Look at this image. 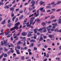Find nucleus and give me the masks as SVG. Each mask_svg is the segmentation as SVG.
I'll use <instances>...</instances> for the list:
<instances>
[{
	"instance_id": "obj_1",
	"label": "nucleus",
	"mask_w": 61,
	"mask_h": 61,
	"mask_svg": "<svg viewBox=\"0 0 61 61\" xmlns=\"http://www.w3.org/2000/svg\"><path fill=\"white\" fill-rule=\"evenodd\" d=\"M36 1H32L31 2V4H32V5H31V7H33L32 8H31V9L32 10H34L35 8H36L35 6H34L35 5V4Z\"/></svg>"
},
{
	"instance_id": "obj_2",
	"label": "nucleus",
	"mask_w": 61,
	"mask_h": 61,
	"mask_svg": "<svg viewBox=\"0 0 61 61\" xmlns=\"http://www.w3.org/2000/svg\"><path fill=\"white\" fill-rule=\"evenodd\" d=\"M34 20H35V18L33 17V18H30V25H27V27H30L31 26V24L33 23V22L34 21Z\"/></svg>"
},
{
	"instance_id": "obj_3",
	"label": "nucleus",
	"mask_w": 61,
	"mask_h": 61,
	"mask_svg": "<svg viewBox=\"0 0 61 61\" xmlns=\"http://www.w3.org/2000/svg\"><path fill=\"white\" fill-rule=\"evenodd\" d=\"M36 22L38 23H41V21L40 20V19H36L32 23V25H33L35 23H36Z\"/></svg>"
},
{
	"instance_id": "obj_4",
	"label": "nucleus",
	"mask_w": 61,
	"mask_h": 61,
	"mask_svg": "<svg viewBox=\"0 0 61 61\" xmlns=\"http://www.w3.org/2000/svg\"><path fill=\"white\" fill-rule=\"evenodd\" d=\"M33 33V31L29 32L28 34V35L27 36L28 37H30V36H33V35H32L31 33Z\"/></svg>"
},
{
	"instance_id": "obj_5",
	"label": "nucleus",
	"mask_w": 61,
	"mask_h": 61,
	"mask_svg": "<svg viewBox=\"0 0 61 61\" xmlns=\"http://www.w3.org/2000/svg\"><path fill=\"white\" fill-rule=\"evenodd\" d=\"M20 25V23L19 22L15 24V26H16V30H18V28H19V27L18 26V25Z\"/></svg>"
},
{
	"instance_id": "obj_6",
	"label": "nucleus",
	"mask_w": 61,
	"mask_h": 61,
	"mask_svg": "<svg viewBox=\"0 0 61 61\" xmlns=\"http://www.w3.org/2000/svg\"><path fill=\"white\" fill-rule=\"evenodd\" d=\"M20 32H19L17 34H16V36H14L13 38L14 39H15V38H18V37H17V36H19V35H20Z\"/></svg>"
},
{
	"instance_id": "obj_7",
	"label": "nucleus",
	"mask_w": 61,
	"mask_h": 61,
	"mask_svg": "<svg viewBox=\"0 0 61 61\" xmlns=\"http://www.w3.org/2000/svg\"><path fill=\"white\" fill-rule=\"evenodd\" d=\"M43 9L44 7L40 8L39 9V10H40L41 11V12L44 13V12H45V10L44 9L43 10Z\"/></svg>"
},
{
	"instance_id": "obj_8",
	"label": "nucleus",
	"mask_w": 61,
	"mask_h": 61,
	"mask_svg": "<svg viewBox=\"0 0 61 61\" xmlns=\"http://www.w3.org/2000/svg\"><path fill=\"white\" fill-rule=\"evenodd\" d=\"M16 28H17L16 26H15L13 28H11L10 29L11 31H13V30H15V29H16Z\"/></svg>"
},
{
	"instance_id": "obj_9",
	"label": "nucleus",
	"mask_w": 61,
	"mask_h": 61,
	"mask_svg": "<svg viewBox=\"0 0 61 61\" xmlns=\"http://www.w3.org/2000/svg\"><path fill=\"white\" fill-rule=\"evenodd\" d=\"M10 10L12 11V13H13V12L15 10V8L13 7H11L10 8Z\"/></svg>"
},
{
	"instance_id": "obj_10",
	"label": "nucleus",
	"mask_w": 61,
	"mask_h": 61,
	"mask_svg": "<svg viewBox=\"0 0 61 61\" xmlns=\"http://www.w3.org/2000/svg\"><path fill=\"white\" fill-rule=\"evenodd\" d=\"M15 48H16V49H18L19 50L21 48V47L20 46L17 45V47H15Z\"/></svg>"
},
{
	"instance_id": "obj_11",
	"label": "nucleus",
	"mask_w": 61,
	"mask_h": 61,
	"mask_svg": "<svg viewBox=\"0 0 61 61\" xmlns=\"http://www.w3.org/2000/svg\"><path fill=\"white\" fill-rule=\"evenodd\" d=\"M8 41V40L6 39L5 41L3 42V43L4 44V45L5 46H6L7 45L5 44H6L7 43V42Z\"/></svg>"
},
{
	"instance_id": "obj_12",
	"label": "nucleus",
	"mask_w": 61,
	"mask_h": 61,
	"mask_svg": "<svg viewBox=\"0 0 61 61\" xmlns=\"http://www.w3.org/2000/svg\"><path fill=\"white\" fill-rule=\"evenodd\" d=\"M49 37L50 38H52L53 37H54V35L52 34V35H49Z\"/></svg>"
},
{
	"instance_id": "obj_13",
	"label": "nucleus",
	"mask_w": 61,
	"mask_h": 61,
	"mask_svg": "<svg viewBox=\"0 0 61 61\" xmlns=\"http://www.w3.org/2000/svg\"><path fill=\"white\" fill-rule=\"evenodd\" d=\"M27 35V33L25 32H23L21 34L22 36H26Z\"/></svg>"
},
{
	"instance_id": "obj_14",
	"label": "nucleus",
	"mask_w": 61,
	"mask_h": 61,
	"mask_svg": "<svg viewBox=\"0 0 61 61\" xmlns=\"http://www.w3.org/2000/svg\"><path fill=\"white\" fill-rule=\"evenodd\" d=\"M47 30L48 31V32L49 33H52V32L50 31H51V28H47Z\"/></svg>"
},
{
	"instance_id": "obj_15",
	"label": "nucleus",
	"mask_w": 61,
	"mask_h": 61,
	"mask_svg": "<svg viewBox=\"0 0 61 61\" xmlns=\"http://www.w3.org/2000/svg\"><path fill=\"white\" fill-rule=\"evenodd\" d=\"M43 29H44V30H43V32H46V31H47V30H46V28L44 27H43Z\"/></svg>"
},
{
	"instance_id": "obj_16",
	"label": "nucleus",
	"mask_w": 61,
	"mask_h": 61,
	"mask_svg": "<svg viewBox=\"0 0 61 61\" xmlns=\"http://www.w3.org/2000/svg\"><path fill=\"white\" fill-rule=\"evenodd\" d=\"M4 8L5 9H9V7L8 5H6L5 6Z\"/></svg>"
},
{
	"instance_id": "obj_17",
	"label": "nucleus",
	"mask_w": 61,
	"mask_h": 61,
	"mask_svg": "<svg viewBox=\"0 0 61 61\" xmlns=\"http://www.w3.org/2000/svg\"><path fill=\"white\" fill-rule=\"evenodd\" d=\"M36 40L34 39L31 40L30 41V42H32V43H35V42H36Z\"/></svg>"
},
{
	"instance_id": "obj_18",
	"label": "nucleus",
	"mask_w": 61,
	"mask_h": 61,
	"mask_svg": "<svg viewBox=\"0 0 61 61\" xmlns=\"http://www.w3.org/2000/svg\"><path fill=\"white\" fill-rule=\"evenodd\" d=\"M4 54H5V53H3L0 56V59H2V57L4 56Z\"/></svg>"
},
{
	"instance_id": "obj_19",
	"label": "nucleus",
	"mask_w": 61,
	"mask_h": 61,
	"mask_svg": "<svg viewBox=\"0 0 61 61\" xmlns=\"http://www.w3.org/2000/svg\"><path fill=\"white\" fill-rule=\"evenodd\" d=\"M55 32H59V31L58 30V29H55L54 30Z\"/></svg>"
},
{
	"instance_id": "obj_20",
	"label": "nucleus",
	"mask_w": 61,
	"mask_h": 61,
	"mask_svg": "<svg viewBox=\"0 0 61 61\" xmlns=\"http://www.w3.org/2000/svg\"><path fill=\"white\" fill-rule=\"evenodd\" d=\"M11 50H10L9 51H8L7 54L8 55V56H9L11 54Z\"/></svg>"
},
{
	"instance_id": "obj_21",
	"label": "nucleus",
	"mask_w": 61,
	"mask_h": 61,
	"mask_svg": "<svg viewBox=\"0 0 61 61\" xmlns=\"http://www.w3.org/2000/svg\"><path fill=\"white\" fill-rule=\"evenodd\" d=\"M23 17H24V15H21L19 17V20H21V19H22L23 18Z\"/></svg>"
},
{
	"instance_id": "obj_22",
	"label": "nucleus",
	"mask_w": 61,
	"mask_h": 61,
	"mask_svg": "<svg viewBox=\"0 0 61 61\" xmlns=\"http://www.w3.org/2000/svg\"><path fill=\"white\" fill-rule=\"evenodd\" d=\"M43 29V28H41L39 29V30H38V31H40V32H41L42 30Z\"/></svg>"
},
{
	"instance_id": "obj_23",
	"label": "nucleus",
	"mask_w": 61,
	"mask_h": 61,
	"mask_svg": "<svg viewBox=\"0 0 61 61\" xmlns=\"http://www.w3.org/2000/svg\"><path fill=\"white\" fill-rule=\"evenodd\" d=\"M46 25V23L44 22H43L42 23L41 25H42L43 26H44V25Z\"/></svg>"
},
{
	"instance_id": "obj_24",
	"label": "nucleus",
	"mask_w": 61,
	"mask_h": 61,
	"mask_svg": "<svg viewBox=\"0 0 61 61\" xmlns=\"http://www.w3.org/2000/svg\"><path fill=\"white\" fill-rule=\"evenodd\" d=\"M44 40V39L43 37H41L40 39L39 40V41H41L42 40Z\"/></svg>"
},
{
	"instance_id": "obj_25",
	"label": "nucleus",
	"mask_w": 61,
	"mask_h": 61,
	"mask_svg": "<svg viewBox=\"0 0 61 61\" xmlns=\"http://www.w3.org/2000/svg\"><path fill=\"white\" fill-rule=\"evenodd\" d=\"M21 60H24L25 59L24 56H22L21 57Z\"/></svg>"
},
{
	"instance_id": "obj_26",
	"label": "nucleus",
	"mask_w": 61,
	"mask_h": 61,
	"mask_svg": "<svg viewBox=\"0 0 61 61\" xmlns=\"http://www.w3.org/2000/svg\"><path fill=\"white\" fill-rule=\"evenodd\" d=\"M25 43L26 42L25 41H23V46H25Z\"/></svg>"
},
{
	"instance_id": "obj_27",
	"label": "nucleus",
	"mask_w": 61,
	"mask_h": 61,
	"mask_svg": "<svg viewBox=\"0 0 61 61\" xmlns=\"http://www.w3.org/2000/svg\"><path fill=\"white\" fill-rule=\"evenodd\" d=\"M18 39V38H16V39H15L14 41L13 42V43H15V41L17 40Z\"/></svg>"
},
{
	"instance_id": "obj_28",
	"label": "nucleus",
	"mask_w": 61,
	"mask_h": 61,
	"mask_svg": "<svg viewBox=\"0 0 61 61\" xmlns=\"http://www.w3.org/2000/svg\"><path fill=\"white\" fill-rule=\"evenodd\" d=\"M15 51H16V52L17 53L19 52V50H17V49H16V48H15Z\"/></svg>"
},
{
	"instance_id": "obj_29",
	"label": "nucleus",
	"mask_w": 61,
	"mask_h": 61,
	"mask_svg": "<svg viewBox=\"0 0 61 61\" xmlns=\"http://www.w3.org/2000/svg\"><path fill=\"white\" fill-rule=\"evenodd\" d=\"M5 20H4L2 22V24L4 25L5 24Z\"/></svg>"
},
{
	"instance_id": "obj_30",
	"label": "nucleus",
	"mask_w": 61,
	"mask_h": 61,
	"mask_svg": "<svg viewBox=\"0 0 61 61\" xmlns=\"http://www.w3.org/2000/svg\"><path fill=\"white\" fill-rule=\"evenodd\" d=\"M51 11L53 12H55V11H56V9H51Z\"/></svg>"
},
{
	"instance_id": "obj_31",
	"label": "nucleus",
	"mask_w": 61,
	"mask_h": 61,
	"mask_svg": "<svg viewBox=\"0 0 61 61\" xmlns=\"http://www.w3.org/2000/svg\"><path fill=\"white\" fill-rule=\"evenodd\" d=\"M34 44L33 43H32L31 44V45H30L29 46L30 47H32V46H34Z\"/></svg>"
},
{
	"instance_id": "obj_32",
	"label": "nucleus",
	"mask_w": 61,
	"mask_h": 61,
	"mask_svg": "<svg viewBox=\"0 0 61 61\" xmlns=\"http://www.w3.org/2000/svg\"><path fill=\"white\" fill-rule=\"evenodd\" d=\"M4 5V3H3V2H0V6H1V5Z\"/></svg>"
},
{
	"instance_id": "obj_33",
	"label": "nucleus",
	"mask_w": 61,
	"mask_h": 61,
	"mask_svg": "<svg viewBox=\"0 0 61 61\" xmlns=\"http://www.w3.org/2000/svg\"><path fill=\"white\" fill-rule=\"evenodd\" d=\"M16 18V17L15 16H14L12 18V21H14V20L15 19V18Z\"/></svg>"
},
{
	"instance_id": "obj_34",
	"label": "nucleus",
	"mask_w": 61,
	"mask_h": 61,
	"mask_svg": "<svg viewBox=\"0 0 61 61\" xmlns=\"http://www.w3.org/2000/svg\"><path fill=\"white\" fill-rule=\"evenodd\" d=\"M34 31L35 34L37 33V30L36 29H35L34 30Z\"/></svg>"
},
{
	"instance_id": "obj_35",
	"label": "nucleus",
	"mask_w": 61,
	"mask_h": 61,
	"mask_svg": "<svg viewBox=\"0 0 61 61\" xmlns=\"http://www.w3.org/2000/svg\"><path fill=\"white\" fill-rule=\"evenodd\" d=\"M7 26L8 27L10 28L11 27V24L10 23L8 24L7 25Z\"/></svg>"
},
{
	"instance_id": "obj_36",
	"label": "nucleus",
	"mask_w": 61,
	"mask_h": 61,
	"mask_svg": "<svg viewBox=\"0 0 61 61\" xmlns=\"http://www.w3.org/2000/svg\"><path fill=\"white\" fill-rule=\"evenodd\" d=\"M29 10V11H32V8H30V7L29 8V9H28Z\"/></svg>"
},
{
	"instance_id": "obj_37",
	"label": "nucleus",
	"mask_w": 61,
	"mask_h": 61,
	"mask_svg": "<svg viewBox=\"0 0 61 61\" xmlns=\"http://www.w3.org/2000/svg\"><path fill=\"white\" fill-rule=\"evenodd\" d=\"M21 44V41H19L17 43V45H20Z\"/></svg>"
},
{
	"instance_id": "obj_38",
	"label": "nucleus",
	"mask_w": 61,
	"mask_h": 61,
	"mask_svg": "<svg viewBox=\"0 0 61 61\" xmlns=\"http://www.w3.org/2000/svg\"><path fill=\"white\" fill-rule=\"evenodd\" d=\"M11 17H13V16H14V14L13 12H12V13L11 14Z\"/></svg>"
},
{
	"instance_id": "obj_39",
	"label": "nucleus",
	"mask_w": 61,
	"mask_h": 61,
	"mask_svg": "<svg viewBox=\"0 0 61 61\" xmlns=\"http://www.w3.org/2000/svg\"><path fill=\"white\" fill-rule=\"evenodd\" d=\"M4 50H5V51H8V49H7L6 47H5L4 48Z\"/></svg>"
},
{
	"instance_id": "obj_40",
	"label": "nucleus",
	"mask_w": 61,
	"mask_h": 61,
	"mask_svg": "<svg viewBox=\"0 0 61 61\" xmlns=\"http://www.w3.org/2000/svg\"><path fill=\"white\" fill-rule=\"evenodd\" d=\"M7 55L6 53H5L4 55V56L5 57H7Z\"/></svg>"
},
{
	"instance_id": "obj_41",
	"label": "nucleus",
	"mask_w": 61,
	"mask_h": 61,
	"mask_svg": "<svg viewBox=\"0 0 61 61\" xmlns=\"http://www.w3.org/2000/svg\"><path fill=\"white\" fill-rule=\"evenodd\" d=\"M10 45L12 47H14V46L13 45V44H12L10 43Z\"/></svg>"
},
{
	"instance_id": "obj_42",
	"label": "nucleus",
	"mask_w": 61,
	"mask_h": 61,
	"mask_svg": "<svg viewBox=\"0 0 61 61\" xmlns=\"http://www.w3.org/2000/svg\"><path fill=\"white\" fill-rule=\"evenodd\" d=\"M18 21V18H16V19L15 22H17Z\"/></svg>"
},
{
	"instance_id": "obj_43",
	"label": "nucleus",
	"mask_w": 61,
	"mask_h": 61,
	"mask_svg": "<svg viewBox=\"0 0 61 61\" xmlns=\"http://www.w3.org/2000/svg\"><path fill=\"white\" fill-rule=\"evenodd\" d=\"M1 46H3L4 45V43H3V41H2L1 42Z\"/></svg>"
},
{
	"instance_id": "obj_44",
	"label": "nucleus",
	"mask_w": 61,
	"mask_h": 61,
	"mask_svg": "<svg viewBox=\"0 0 61 61\" xmlns=\"http://www.w3.org/2000/svg\"><path fill=\"white\" fill-rule=\"evenodd\" d=\"M10 22L11 21L10 20H9L8 21V23L9 24H10Z\"/></svg>"
},
{
	"instance_id": "obj_45",
	"label": "nucleus",
	"mask_w": 61,
	"mask_h": 61,
	"mask_svg": "<svg viewBox=\"0 0 61 61\" xmlns=\"http://www.w3.org/2000/svg\"><path fill=\"white\" fill-rule=\"evenodd\" d=\"M52 25H50L48 26V27H46V28H51V27H52Z\"/></svg>"
},
{
	"instance_id": "obj_46",
	"label": "nucleus",
	"mask_w": 61,
	"mask_h": 61,
	"mask_svg": "<svg viewBox=\"0 0 61 61\" xmlns=\"http://www.w3.org/2000/svg\"><path fill=\"white\" fill-rule=\"evenodd\" d=\"M56 19H55L54 20H53L52 22L53 23V22H56Z\"/></svg>"
},
{
	"instance_id": "obj_47",
	"label": "nucleus",
	"mask_w": 61,
	"mask_h": 61,
	"mask_svg": "<svg viewBox=\"0 0 61 61\" xmlns=\"http://www.w3.org/2000/svg\"><path fill=\"white\" fill-rule=\"evenodd\" d=\"M19 13H21V14H22V13H23V11L22 10H20L19 11Z\"/></svg>"
},
{
	"instance_id": "obj_48",
	"label": "nucleus",
	"mask_w": 61,
	"mask_h": 61,
	"mask_svg": "<svg viewBox=\"0 0 61 61\" xmlns=\"http://www.w3.org/2000/svg\"><path fill=\"white\" fill-rule=\"evenodd\" d=\"M34 15V14H33L32 15H30V16H29V18L31 17H32L33 16V15Z\"/></svg>"
},
{
	"instance_id": "obj_49",
	"label": "nucleus",
	"mask_w": 61,
	"mask_h": 61,
	"mask_svg": "<svg viewBox=\"0 0 61 61\" xmlns=\"http://www.w3.org/2000/svg\"><path fill=\"white\" fill-rule=\"evenodd\" d=\"M51 17L50 18V19H53V18H55V16H53L52 17V16H51Z\"/></svg>"
},
{
	"instance_id": "obj_50",
	"label": "nucleus",
	"mask_w": 61,
	"mask_h": 61,
	"mask_svg": "<svg viewBox=\"0 0 61 61\" xmlns=\"http://www.w3.org/2000/svg\"><path fill=\"white\" fill-rule=\"evenodd\" d=\"M9 31L7 32L5 34L6 35V36H7V35H8L9 34Z\"/></svg>"
},
{
	"instance_id": "obj_51",
	"label": "nucleus",
	"mask_w": 61,
	"mask_h": 61,
	"mask_svg": "<svg viewBox=\"0 0 61 61\" xmlns=\"http://www.w3.org/2000/svg\"><path fill=\"white\" fill-rule=\"evenodd\" d=\"M4 30L3 29H1V31H0L1 32V33H3V32H4Z\"/></svg>"
},
{
	"instance_id": "obj_52",
	"label": "nucleus",
	"mask_w": 61,
	"mask_h": 61,
	"mask_svg": "<svg viewBox=\"0 0 61 61\" xmlns=\"http://www.w3.org/2000/svg\"><path fill=\"white\" fill-rule=\"evenodd\" d=\"M12 4H11L10 5H8V6H9L10 7H11V6H12Z\"/></svg>"
},
{
	"instance_id": "obj_53",
	"label": "nucleus",
	"mask_w": 61,
	"mask_h": 61,
	"mask_svg": "<svg viewBox=\"0 0 61 61\" xmlns=\"http://www.w3.org/2000/svg\"><path fill=\"white\" fill-rule=\"evenodd\" d=\"M26 42L27 45H29V43H28L29 42V41L28 40Z\"/></svg>"
},
{
	"instance_id": "obj_54",
	"label": "nucleus",
	"mask_w": 61,
	"mask_h": 61,
	"mask_svg": "<svg viewBox=\"0 0 61 61\" xmlns=\"http://www.w3.org/2000/svg\"><path fill=\"white\" fill-rule=\"evenodd\" d=\"M15 0H14V1L12 2V4H15Z\"/></svg>"
},
{
	"instance_id": "obj_55",
	"label": "nucleus",
	"mask_w": 61,
	"mask_h": 61,
	"mask_svg": "<svg viewBox=\"0 0 61 61\" xmlns=\"http://www.w3.org/2000/svg\"><path fill=\"white\" fill-rule=\"evenodd\" d=\"M36 10H33L32 11V12L33 13H34V12H36Z\"/></svg>"
},
{
	"instance_id": "obj_56",
	"label": "nucleus",
	"mask_w": 61,
	"mask_h": 61,
	"mask_svg": "<svg viewBox=\"0 0 61 61\" xmlns=\"http://www.w3.org/2000/svg\"><path fill=\"white\" fill-rule=\"evenodd\" d=\"M46 57H49V54H48V53L47 54Z\"/></svg>"
},
{
	"instance_id": "obj_57",
	"label": "nucleus",
	"mask_w": 61,
	"mask_h": 61,
	"mask_svg": "<svg viewBox=\"0 0 61 61\" xmlns=\"http://www.w3.org/2000/svg\"><path fill=\"white\" fill-rule=\"evenodd\" d=\"M34 50H37V48H36V47H34Z\"/></svg>"
},
{
	"instance_id": "obj_58",
	"label": "nucleus",
	"mask_w": 61,
	"mask_h": 61,
	"mask_svg": "<svg viewBox=\"0 0 61 61\" xmlns=\"http://www.w3.org/2000/svg\"><path fill=\"white\" fill-rule=\"evenodd\" d=\"M26 7H25L24 8V13H25V12L26 10Z\"/></svg>"
},
{
	"instance_id": "obj_59",
	"label": "nucleus",
	"mask_w": 61,
	"mask_h": 61,
	"mask_svg": "<svg viewBox=\"0 0 61 61\" xmlns=\"http://www.w3.org/2000/svg\"><path fill=\"white\" fill-rule=\"evenodd\" d=\"M54 4H55V2H52L51 3V5H54Z\"/></svg>"
},
{
	"instance_id": "obj_60",
	"label": "nucleus",
	"mask_w": 61,
	"mask_h": 61,
	"mask_svg": "<svg viewBox=\"0 0 61 61\" xmlns=\"http://www.w3.org/2000/svg\"><path fill=\"white\" fill-rule=\"evenodd\" d=\"M11 40V41H13V37H11V39H10Z\"/></svg>"
},
{
	"instance_id": "obj_61",
	"label": "nucleus",
	"mask_w": 61,
	"mask_h": 61,
	"mask_svg": "<svg viewBox=\"0 0 61 61\" xmlns=\"http://www.w3.org/2000/svg\"><path fill=\"white\" fill-rule=\"evenodd\" d=\"M45 3V2H42L41 4H40V5H43V4H44Z\"/></svg>"
},
{
	"instance_id": "obj_62",
	"label": "nucleus",
	"mask_w": 61,
	"mask_h": 61,
	"mask_svg": "<svg viewBox=\"0 0 61 61\" xmlns=\"http://www.w3.org/2000/svg\"><path fill=\"white\" fill-rule=\"evenodd\" d=\"M45 3V2H42L41 4H40V5H43V4H44Z\"/></svg>"
},
{
	"instance_id": "obj_63",
	"label": "nucleus",
	"mask_w": 61,
	"mask_h": 61,
	"mask_svg": "<svg viewBox=\"0 0 61 61\" xmlns=\"http://www.w3.org/2000/svg\"><path fill=\"white\" fill-rule=\"evenodd\" d=\"M29 55L31 56V55H32V53L31 52H29Z\"/></svg>"
},
{
	"instance_id": "obj_64",
	"label": "nucleus",
	"mask_w": 61,
	"mask_h": 61,
	"mask_svg": "<svg viewBox=\"0 0 61 61\" xmlns=\"http://www.w3.org/2000/svg\"><path fill=\"white\" fill-rule=\"evenodd\" d=\"M59 49L60 50H61V45L59 46Z\"/></svg>"
}]
</instances>
